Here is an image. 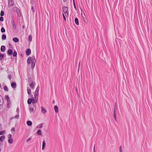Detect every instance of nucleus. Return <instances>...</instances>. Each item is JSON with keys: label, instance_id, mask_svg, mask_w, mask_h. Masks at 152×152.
<instances>
[{"label": "nucleus", "instance_id": "38", "mask_svg": "<svg viewBox=\"0 0 152 152\" xmlns=\"http://www.w3.org/2000/svg\"><path fill=\"white\" fill-rule=\"evenodd\" d=\"M4 11L1 10V13H0L1 16H3L4 15Z\"/></svg>", "mask_w": 152, "mask_h": 152}, {"label": "nucleus", "instance_id": "8", "mask_svg": "<svg viewBox=\"0 0 152 152\" xmlns=\"http://www.w3.org/2000/svg\"><path fill=\"white\" fill-rule=\"evenodd\" d=\"M7 53L9 56H11L13 53V50L11 49H9L7 50Z\"/></svg>", "mask_w": 152, "mask_h": 152}, {"label": "nucleus", "instance_id": "35", "mask_svg": "<svg viewBox=\"0 0 152 152\" xmlns=\"http://www.w3.org/2000/svg\"><path fill=\"white\" fill-rule=\"evenodd\" d=\"M5 130L0 131V135L4 134H5Z\"/></svg>", "mask_w": 152, "mask_h": 152}, {"label": "nucleus", "instance_id": "49", "mask_svg": "<svg viewBox=\"0 0 152 152\" xmlns=\"http://www.w3.org/2000/svg\"><path fill=\"white\" fill-rule=\"evenodd\" d=\"M73 3V5H74V7L75 8V10H77V9H76V5H75V2H74Z\"/></svg>", "mask_w": 152, "mask_h": 152}, {"label": "nucleus", "instance_id": "16", "mask_svg": "<svg viewBox=\"0 0 152 152\" xmlns=\"http://www.w3.org/2000/svg\"><path fill=\"white\" fill-rule=\"evenodd\" d=\"M32 98H29L28 99L27 103L28 104H30L32 103Z\"/></svg>", "mask_w": 152, "mask_h": 152}, {"label": "nucleus", "instance_id": "46", "mask_svg": "<svg viewBox=\"0 0 152 152\" xmlns=\"http://www.w3.org/2000/svg\"><path fill=\"white\" fill-rule=\"evenodd\" d=\"M66 17L68 16H69V13L68 12L64 13Z\"/></svg>", "mask_w": 152, "mask_h": 152}, {"label": "nucleus", "instance_id": "34", "mask_svg": "<svg viewBox=\"0 0 152 152\" xmlns=\"http://www.w3.org/2000/svg\"><path fill=\"white\" fill-rule=\"evenodd\" d=\"M29 110L30 112H33L34 111V108L31 107L30 106H29Z\"/></svg>", "mask_w": 152, "mask_h": 152}, {"label": "nucleus", "instance_id": "6", "mask_svg": "<svg viewBox=\"0 0 152 152\" xmlns=\"http://www.w3.org/2000/svg\"><path fill=\"white\" fill-rule=\"evenodd\" d=\"M12 25V26L14 30H16V25L14 21V20H12L11 21Z\"/></svg>", "mask_w": 152, "mask_h": 152}, {"label": "nucleus", "instance_id": "43", "mask_svg": "<svg viewBox=\"0 0 152 152\" xmlns=\"http://www.w3.org/2000/svg\"><path fill=\"white\" fill-rule=\"evenodd\" d=\"M31 10H32V11L34 12H34H35V10L34 9V7H33V6H31Z\"/></svg>", "mask_w": 152, "mask_h": 152}, {"label": "nucleus", "instance_id": "64", "mask_svg": "<svg viewBox=\"0 0 152 152\" xmlns=\"http://www.w3.org/2000/svg\"><path fill=\"white\" fill-rule=\"evenodd\" d=\"M122 152V151H120V152Z\"/></svg>", "mask_w": 152, "mask_h": 152}, {"label": "nucleus", "instance_id": "57", "mask_svg": "<svg viewBox=\"0 0 152 152\" xmlns=\"http://www.w3.org/2000/svg\"><path fill=\"white\" fill-rule=\"evenodd\" d=\"M25 28V24L24 23V24L22 26V28L23 29Z\"/></svg>", "mask_w": 152, "mask_h": 152}, {"label": "nucleus", "instance_id": "41", "mask_svg": "<svg viewBox=\"0 0 152 152\" xmlns=\"http://www.w3.org/2000/svg\"><path fill=\"white\" fill-rule=\"evenodd\" d=\"M11 78H12V75H11V74H9V75L8 76V78L10 79V80H11Z\"/></svg>", "mask_w": 152, "mask_h": 152}, {"label": "nucleus", "instance_id": "40", "mask_svg": "<svg viewBox=\"0 0 152 152\" xmlns=\"http://www.w3.org/2000/svg\"><path fill=\"white\" fill-rule=\"evenodd\" d=\"M16 112L17 113V114H19V108L18 107H17V109H16Z\"/></svg>", "mask_w": 152, "mask_h": 152}, {"label": "nucleus", "instance_id": "62", "mask_svg": "<svg viewBox=\"0 0 152 152\" xmlns=\"http://www.w3.org/2000/svg\"><path fill=\"white\" fill-rule=\"evenodd\" d=\"M63 0L65 2H66L67 1V0Z\"/></svg>", "mask_w": 152, "mask_h": 152}, {"label": "nucleus", "instance_id": "61", "mask_svg": "<svg viewBox=\"0 0 152 152\" xmlns=\"http://www.w3.org/2000/svg\"><path fill=\"white\" fill-rule=\"evenodd\" d=\"M9 45L10 46H12V45L11 44H9Z\"/></svg>", "mask_w": 152, "mask_h": 152}, {"label": "nucleus", "instance_id": "51", "mask_svg": "<svg viewBox=\"0 0 152 152\" xmlns=\"http://www.w3.org/2000/svg\"><path fill=\"white\" fill-rule=\"evenodd\" d=\"M31 139V137H30L29 138H28L26 141L27 142H28L29 140H30Z\"/></svg>", "mask_w": 152, "mask_h": 152}, {"label": "nucleus", "instance_id": "12", "mask_svg": "<svg viewBox=\"0 0 152 152\" xmlns=\"http://www.w3.org/2000/svg\"><path fill=\"white\" fill-rule=\"evenodd\" d=\"M41 108L42 109V110H41L42 112L43 113V114L47 112L46 109L45 108H44L43 107L41 106Z\"/></svg>", "mask_w": 152, "mask_h": 152}, {"label": "nucleus", "instance_id": "27", "mask_svg": "<svg viewBox=\"0 0 152 152\" xmlns=\"http://www.w3.org/2000/svg\"><path fill=\"white\" fill-rule=\"evenodd\" d=\"M2 39L3 40H4L6 39V36L5 34H3L2 35Z\"/></svg>", "mask_w": 152, "mask_h": 152}, {"label": "nucleus", "instance_id": "21", "mask_svg": "<svg viewBox=\"0 0 152 152\" xmlns=\"http://www.w3.org/2000/svg\"><path fill=\"white\" fill-rule=\"evenodd\" d=\"M27 125L28 126H31L32 125V122L30 121H28L26 122Z\"/></svg>", "mask_w": 152, "mask_h": 152}, {"label": "nucleus", "instance_id": "63", "mask_svg": "<svg viewBox=\"0 0 152 152\" xmlns=\"http://www.w3.org/2000/svg\"><path fill=\"white\" fill-rule=\"evenodd\" d=\"M55 103V101H54V100H53V103Z\"/></svg>", "mask_w": 152, "mask_h": 152}, {"label": "nucleus", "instance_id": "54", "mask_svg": "<svg viewBox=\"0 0 152 152\" xmlns=\"http://www.w3.org/2000/svg\"><path fill=\"white\" fill-rule=\"evenodd\" d=\"M33 106L36 108V105L35 104V103H33Z\"/></svg>", "mask_w": 152, "mask_h": 152}, {"label": "nucleus", "instance_id": "24", "mask_svg": "<svg viewBox=\"0 0 152 152\" xmlns=\"http://www.w3.org/2000/svg\"><path fill=\"white\" fill-rule=\"evenodd\" d=\"M27 91L28 94L30 95L31 94V91L30 88H29L28 87L27 88Z\"/></svg>", "mask_w": 152, "mask_h": 152}, {"label": "nucleus", "instance_id": "33", "mask_svg": "<svg viewBox=\"0 0 152 152\" xmlns=\"http://www.w3.org/2000/svg\"><path fill=\"white\" fill-rule=\"evenodd\" d=\"M5 99H7V101H10V98L8 95H5Z\"/></svg>", "mask_w": 152, "mask_h": 152}, {"label": "nucleus", "instance_id": "17", "mask_svg": "<svg viewBox=\"0 0 152 152\" xmlns=\"http://www.w3.org/2000/svg\"><path fill=\"white\" fill-rule=\"evenodd\" d=\"M54 109L56 113L58 112V107L57 105H55L54 106Z\"/></svg>", "mask_w": 152, "mask_h": 152}, {"label": "nucleus", "instance_id": "11", "mask_svg": "<svg viewBox=\"0 0 152 152\" xmlns=\"http://www.w3.org/2000/svg\"><path fill=\"white\" fill-rule=\"evenodd\" d=\"M68 8L66 7H63V11L64 13L68 12Z\"/></svg>", "mask_w": 152, "mask_h": 152}, {"label": "nucleus", "instance_id": "37", "mask_svg": "<svg viewBox=\"0 0 152 152\" xmlns=\"http://www.w3.org/2000/svg\"><path fill=\"white\" fill-rule=\"evenodd\" d=\"M4 103H0V110L2 109Z\"/></svg>", "mask_w": 152, "mask_h": 152}, {"label": "nucleus", "instance_id": "36", "mask_svg": "<svg viewBox=\"0 0 152 152\" xmlns=\"http://www.w3.org/2000/svg\"><path fill=\"white\" fill-rule=\"evenodd\" d=\"M5 30L4 28L3 27H2L1 29V32L2 33H4V32H5Z\"/></svg>", "mask_w": 152, "mask_h": 152}, {"label": "nucleus", "instance_id": "44", "mask_svg": "<svg viewBox=\"0 0 152 152\" xmlns=\"http://www.w3.org/2000/svg\"><path fill=\"white\" fill-rule=\"evenodd\" d=\"M15 118L16 119H18L19 118V114H17V115L15 116Z\"/></svg>", "mask_w": 152, "mask_h": 152}, {"label": "nucleus", "instance_id": "9", "mask_svg": "<svg viewBox=\"0 0 152 152\" xmlns=\"http://www.w3.org/2000/svg\"><path fill=\"white\" fill-rule=\"evenodd\" d=\"M11 86L12 88H15L16 87V84L15 82H13L11 83Z\"/></svg>", "mask_w": 152, "mask_h": 152}, {"label": "nucleus", "instance_id": "31", "mask_svg": "<svg viewBox=\"0 0 152 152\" xmlns=\"http://www.w3.org/2000/svg\"><path fill=\"white\" fill-rule=\"evenodd\" d=\"M37 134L38 135H41V130L40 129L38 130L37 132Z\"/></svg>", "mask_w": 152, "mask_h": 152}, {"label": "nucleus", "instance_id": "55", "mask_svg": "<svg viewBox=\"0 0 152 152\" xmlns=\"http://www.w3.org/2000/svg\"><path fill=\"white\" fill-rule=\"evenodd\" d=\"M80 62V61L78 64V70L79 69Z\"/></svg>", "mask_w": 152, "mask_h": 152}, {"label": "nucleus", "instance_id": "45", "mask_svg": "<svg viewBox=\"0 0 152 152\" xmlns=\"http://www.w3.org/2000/svg\"><path fill=\"white\" fill-rule=\"evenodd\" d=\"M8 138H12V135L10 134H9L8 135Z\"/></svg>", "mask_w": 152, "mask_h": 152}, {"label": "nucleus", "instance_id": "1", "mask_svg": "<svg viewBox=\"0 0 152 152\" xmlns=\"http://www.w3.org/2000/svg\"><path fill=\"white\" fill-rule=\"evenodd\" d=\"M31 62V67L32 69H33L35 66L36 63V59L34 56H33L32 57H29L27 59V62L28 65L30 64Z\"/></svg>", "mask_w": 152, "mask_h": 152}, {"label": "nucleus", "instance_id": "13", "mask_svg": "<svg viewBox=\"0 0 152 152\" xmlns=\"http://www.w3.org/2000/svg\"><path fill=\"white\" fill-rule=\"evenodd\" d=\"M5 136H2L0 137V141L3 142L4 140L5 139Z\"/></svg>", "mask_w": 152, "mask_h": 152}, {"label": "nucleus", "instance_id": "20", "mask_svg": "<svg viewBox=\"0 0 152 152\" xmlns=\"http://www.w3.org/2000/svg\"><path fill=\"white\" fill-rule=\"evenodd\" d=\"M75 24L77 25H78L79 24L78 20V19L77 18H75Z\"/></svg>", "mask_w": 152, "mask_h": 152}, {"label": "nucleus", "instance_id": "19", "mask_svg": "<svg viewBox=\"0 0 152 152\" xmlns=\"http://www.w3.org/2000/svg\"><path fill=\"white\" fill-rule=\"evenodd\" d=\"M33 82H35L34 81H33L31 77H29L28 78V82L29 84H30V83H32Z\"/></svg>", "mask_w": 152, "mask_h": 152}, {"label": "nucleus", "instance_id": "52", "mask_svg": "<svg viewBox=\"0 0 152 152\" xmlns=\"http://www.w3.org/2000/svg\"><path fill=\"white\" fill-rule=\"evenodd\" d=\"M15 129L14 127H12L11 129V131L12 132V131H15Z\"/></svg>", "mask_w": 152, "mask_h": 152}, {"label": "nucleus", "instance_id": "4", "mask_svg": "<svg viewBox=\"0 0 152 152\" xmlns=\"http://www.w3.org/2000/svg\"><path fill=\"white\" fill-rule=\"evenodd\" d=\"M8 7H10L14 4V1L13 0H8Z\"/></svg>", "mask_w": 152, "mask_h": 152}, {"label": "nucleus", "instance_id": "26", "mask_svg": "<svg viewBox=\"0 0 152 152\" xmlns=\"http://www.w3.org/2000/svg\"><path fill=\"white\" fill-rule=\"evenodd\" d=\"M4 90L6 92H8L9 91L8 88L6 86H5L4 87Z\"/></svg>", "mask_w": 152, "mask_h": 152}, {"label": "nucleus", "instance_id": "30", "mask_svg": "<svg viewBox=\"0 0 152 152\" xmlns=\"http://www.w3.org/2000/svg\"><path fill=\"white\" fill-rule=\"evenodd\" d=\"M4 55L0 53V60H2L4 58Z\"/></svg>", "mask_w": 152, "mask_h": 152}, {"label": "nucleus", "instance_id": "58", "mask_svg": "<svg viewBox=\"0 0 152 152\" xmlns=\"http://www.w3.org/2000/svg\"><path fill=\"white\" fill-rule=\"evenodd\" d=\"M119 151H122L121 146L119 147Z\"/></svg>", "mask_w": 152, "mask_h": 152}, {"label": "nucleus", "instance_id": "50", "mask_svg": "<svg viewBox=\"0 0 152 152\" xmlns=\"http://www.w3.org/2000/svg\"><path fill=\"white\" fill-rule=\"evenodd\" d=\"M34 96V99H37V100H38V95H37V96Z\"/></svg>", "mask_w": 152, "mask_h": 152}, {"label": "nucleus", "instance_id": "32", "mask_svg": "<svg viewBox=\"0 0 152 152\" xmlns=\"http://www.w3.org/2000/svg\"><path fill=\"white\" fill-rule=\"evenodd\" d=\"M28 39L29 42H31L32 40V37L30 35H29L28 37Z\"/></svg>", "mask_w": 152, "mask_h": 152}, {"label": "nucleus", "instance_id": "7", "mask_svg": "<svg viewBox=\"0 0 152 152\" xmlns=\"http://www.w3.org/2000/svg\"><path fill=\"white\" fill-rule=\"evenodd\" d=\"M31 50L30 49H27L26 51V55L27 56H29L31 54Z\"/></svg>", "mask_w": 152, "mask_h": 152}, {"label": "nucleus", "instance_id": "10", "mask_svg": "<svg viewBox=\"0 0 152 152\" xmlns=\"http://www.w3.org/2000/svg\"><path fill=\"white\" fill-rule=\"evenodd\" d=\"M11 104V102L10 101H7V107L8 109L10 108Z\"/></svg>", "mask_w": 152, "mask_h": 152}, {"label": "nucleus", "instance_id": "2", "mask_svg": "<svg viewBox=\"0 0 152 152\" xmlns=\"http://www.w3.org/2000/svg\"><path fill=\"white\" fill-rule=\"evenodd\" d=\"M13 10L15 11H16L17 14L18 16L19 17L21 16V12H20V10H19V8L18 7H14L13 8Z\"/></svg>", "mask_w": 152, "mask_h": 152}, {"label": "nucleus", "instance_id": "47", "mask_svg": "<svg viewBox=\"0 0 152 152\" xmlns=\"http://www.w3.org/2000/svg\"><path fill=\"white\" fill-rule=\"evenodd\" d=\"M39 85H38V86H37L35 91H39Z\"/></svg>", "mask_w": 152, "mask_h": 152}, {"label": "nucleus", "instance_id": "28", "mask_svg": "<svg viewBox=\"0 0 152 152\" xmlns=\"http://www.w3.org/2000/svg\"><path fill=\"white\" fill-rule=\"evenodd\" d=\"M8 142L9 143L12 144L13 142V140L12 139V138H11L9 139L8 140Z\"/></svg>", "mask_w": 152, "mask_h": 152}, {"label": "nucleus", "instance_id": "14", "mask_svg": "<svg viewBox=\"0 0 152 152\" xmlns=\"http://www.w3.org/2000/svg\"><path fill=\"white\" fill-rule=\"evenodd\" d=\"M6 50L5 47L4 45H2L1 47V50L2 52H4Z\"/></svg>", "mask_w": 152, "mask_h": 152}, {"label": "nucleus", "instance_id": "5", "mask_svg": "<svg viewBox=\"0 0 152 152\" xmlns=\"http://www.w3.org/2000/svg\"><path fill=\"white\" fill-rule=\"evenodd\" d=\"M35 85L36 83L33 82L29 84V86L32 89H34V86Z\"/></svg>", "mask_w": 152, "mask_h": 152}, {"label": "nucleus", "instance_id": "39", "mask_svg": "<svg viewBox=\"0 0 152 152\" xmlns=\"http://www.w3.org/2000/svg\"><path fill=\"white\" fill-rule=\"evenodd\" d=\"M39 95V91H35L34 96H37Z\"/></svg>", "mask_w": 152, "mask_h": 152}, {"label": "nucleus", "instance_id": "22", "mask_svg": "<svg viewBox=\"0 0 152 152\" xmlns=\"http://www.w3.org/2000/svg\"><path fill=\"white\" fill-rule=\"evenodd\" d=\"M32 103H37V99H34V98H32Z\"/></svg>", "mask_w": 152, "mask_h": 152}, {"label": "nucleus", "instance_id": "18", "mask_svg": "<svg viewBox=\"0 0 152 152\" xmlns=\"http://www.w3.org/2000/svg\"><path fill=\"white\" fill-rule=\"evenodd\" d=\"M13 41L15 42H18L19 41V39L17 38V37H14L13 38Z\"/></svg>", "mask_w": 152, "mask_h": 152}, {"label": "nucleus", "instance_id": "48", "mask_svg": "<svg viewBox=\"0 0 152 152\" xmlns=\"http://www.w3.org/2000/svg\"><path fill=\"white\" fill-rule=\"evenodd\" d=\"M63 18L64 20V21H66V18L65 15H64V13H63Z\"/></svg>", "mask_w": 152, "mask_h": 152}, {"label": "nucleus", "instance_id": "3", "mask_svg": "<svg viewBox=\"0 0 152 152\" xmlns=\"http://www.w3.org/2000/svg\"><path fill=\"white\" fill-rule=\"evenodd\" d=\"M117 105L116 104H115V106L114 107V110L113 111V113H114V118L115 120L117 121V119H116V113L115 112V110L117 109Z\"/></svg>", "mask_w": 152, "mask_h": 152}, {"label": "nucleus", "instance_id": "29", "mask_svg": "<svg viewBox=\"0 0 152 152\" xmlns=\"http://www.w3.org/2000/svg\"><path fill=\"white\" fill-rule=\"evenodd\" d=\"M43 127V124L42 123L41 124H40L39 125H38L37 126V128L38 129L41 128Z\"/></svg>", "mask_w": 152, "mask_h": 152}, {"label": "nucleus", "instance_id": "25", "mask_svg": "<svg viewBox=\"0 0 152 152\" xmlns=\"http://www.w3.org/2000/svg\"><path fill=\"white\" fill-rule=\"evenodd\" d=\"M17 52L15 50L13 53H12V55L14 57H16V58H17Z\"/></svg>", "mask_w": 152, "mask_h": 152}, {"label": "nucleus", "instance_id": "59", "mask_svg": "<svg viewBox=\"0 0 152 152\" xmlns=\"http://www.w3.org/2000/svg\"><path fill=\"white\" fill-rule=\"evenodd\" d=\"M95 146H94V152H95Z\"/></svg>", "mask_w": 152, "mask_h": 152}, {"label": "nucleus", "instance_id": "23", "mask_svg": "<svg viewBox=\"0 0 152 152\" xmlns=\"http://www.w3.org/2000/svg\"><path fill=\"white\" fill-rule=\"evenodd\" d=\"M3 98L1 95H0V103H4Z\"/></svg>", "mask_w": 152, "mask_h": 152}, {"label": "nucleus", "instance_id": "56", "mask_svg": "<svg viewBox=\"0 0 152 152\" xmlns=\"http://www.w3.org/2000/svg\"><path fill=\"white\" fill-rule=\"evenodd\" d=\"M2 129V126L1 124H0V130Z\"/></svg>", "mask_w": 152, "mask_h": 152}, {"label": "nucleus", "instance_id": "60", "mask_svg": "<svg viewBox=\"0 0 152 152\" xmlns=\"http://www.w3.org/2000/svg\"><path fill=\"white\" fill-rule=\"evenodd\" d=\"M31 96L32 97V98H34L33 95L31 94Z\"/></svg>", "mask_w": 152, "mask_h": 152}, {"label": "nucleus", "instance_id": "15", "mask_svg": "<svg viewBox=\"0 0 152 152\" xmlns=\"http://www.w3.org/2000/svg\"><path fill=\"white\" fill-rule=\"evenodd\" d=\"M46 145V143L45 141L44 140L42 142V150H44L45 149V147Z\"/></svg>", "mask_w": 152, "mask_h": 152}, {"label": "nucleus", "instance_id": "42", "mask_svg": "<svg viewBox=\"0 0 152 152\" xmlns=\"http://www.w3.org/2000/svg\"><path fill=\"white\" fill-rule=\"evenodd\" d=\"M4 20L3 17L2 16H1L0 17V21H4Z\"/></svg>", "mask_w": 152, "mask_h": 152}, {"label": "nucleus", "instance_id": "53", "mask_svg": "<svg viewBox=\"0 0 152 152\" xmlns=\"http://www.w3.org/2000/svg\"><path fill=\"white\" fill-rule=\"evenodd\" d=\"M30 3L31 4H33L34 3V0H31Z\"/></svg>", "mask_w": 152, "mask_h": 152}]
</instances>
